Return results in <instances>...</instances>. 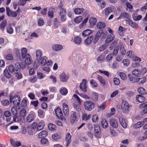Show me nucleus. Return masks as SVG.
Here are the masks:
<instances>
[{
    "mask_svg": "<svg viewBox=\"0 0 147 147\" xmlns=\"http://www.w3.org/2000/svg\"><path fill=\"white\" fill-rule=\"evenodd\" d=\"M4 74L5 77L7 78H9L11 77V75L8 71L7 69H5L4 71Z\"/></svg>",
    "mask_w": 147,
    "mask_h": 147,
    "instance_id": "49530a36",
    "label": "nucleus"
},
{
    "mask_svg": "<svg viewBox=\"0 0 147 147\" xmlns=\"http://www.w3.org/2000/svg\"><path fill=\"white\" fill-rule=\"evenodd\" d=\"M86 80L83 79L82 83L80 85V89L84 92H86Z\"/></svg>",
    "mask_w": 147,
    "mask_h": 147,
    "instance_id": "f8f14e48",
    "label": "nucleus"
},
{
    "mask_svg": "<svg viewBox=\"0 0 147 147\" xmlns=\"http://www.w3.org/2000/svg\"><path fill=\"white\" fill-rule=\"evenodd\" d=\"M59 15L66 14V11L64 8H61L60 9V11L59 13Z\"/></svg>",
    "mask_w": 147,
    "mask_h": 147,
    "instance_id": "5fc2aeb1",
    "label": "nucleus"
},
{
    "mask_svg": "<svg viewBox=\"0 0 147 147\" xmlns=\"http://www.w3.org/2000/svg\"><path fill=\"white\" fill-rule=\"evenodd\" d=\"M40 143L42 144H48L49 141L47 139L44 138L41 140Z\"/></svg>",
    "mask_w": 147,
    "mask_h": 147,
    "instance_id": "de8ad7c7",
    "label": "nucleus"
},
{
    "mask_svg": "<svg viewBox=\"0 0 147 147\" xmlns=\"http://www.w3.org/2000/svg\"><path fill=\"white\" fill-rule=\"evenodd\" d=\"M8 69L9 71L11 73L15 71L14 67L12 65H10L9 66Z\"/></svg>",
    "mask_w": 147,
    "mask_h": 147,
    "instance_id": "052dcab7",
    "label": "nucleus"
},
{
    "mask_svg": "<svg viewBox=\"0 0 147 147\" xmlns=\"http://www.w3.org/2000/svg\"><path fill=\"white\" fill-rule=\"evenodd\" d=\"M21 68V67L20 63L17 62L14 65V69H15V71L16 72L19 71Z\"/></svg>",
    "mask_w": 147,
    "mask_h": 147,
    "instance_id": "c756f323",
    "label": "nucleus"
},
{
    "mask_svg": "<svg viewBox=\"0 0 147 147\" xmlns=\"http://www.w3.org/2000/svg\"><path fill=\"white\" fill-rule=\"evenodd\" d=\"M4 115L5 117H8L10 116L11 113L9 111H6L4 112Z\"/></svg>",
    "mask_w": 147,
    "mask_h": 147,
    "instance_id": "774afa93",
    "label": "nucleus"
},
{
    "mask_svg": "<svg viewBox=\"0 0 147 147\" xmlns=\"http://www.w3.org/2000/svg\"><path fill=\"white\" fill-rule=\"evenodd\" d=\"M73 105L74 108L76 110L78 111H81V109L80 106L79 105H77L76 103H74Z\"/></svg>",
    "mask_w": 147,
    "mask_h": 147,
    "instance_id": "37998d69",
    "label": "nucleus"
},
{
    "mask_svg": "<svg viewBox=\"0 0 147 147\" xmlns=\"http://www.w3.org/2000/svg\"><path fill=\"white\" fill-rule=\"evenodd\" d=\"M84 105L85 110L89 111L94 109L95 104L93 102L88 100L84 102Z\"/></svg>",
    "mask_w": 147,
    "mask_h": 147,
    "instance_id": "f257e3e1",
    "label": "nucleus"
},
{
    "mask_svg": "<svg viewBox=\"0 0 147 147\" xmlns=\"http://www.w3.org/2000/svg\"><path fill=\"white\" fill-rule=\"evenodd\" d=\"M27 50L25 48H23L21 49V54L19 55V58L20 59H24L25 57H26V55L28 54L27 53Z\"/></svg>",
    "mask_w": 147,
    "mask_h": 147,
    "instance_id": "1a4fd4ad",
    "label": "nucleus"
},
{
    "mask_svg": "<svg viewBox=\"0 0 147 147\" xmlns=\"http://www.w3.org/2000/svg\"><path fill=\"white\" fill-rule=\"evenodd\" d=\"M35 116V113L34 112L31 113L26 117V121L28 123L32 122L34 120Z\"/></svg>",
    "mask_w": 147,
    "mask_h": 147,
    "instance_id": "6e6552de",
    "label": "nucleus"
},
{
    "mask_svg": "<svg viewBox=\"0 0 147 147\" xmlns=\"http://www.w3.org/2000/svg\"><path fill=\"white\" fill-rule=\"evenodd\" d=\"M121 108L122 111L123 113H127L128 112L129 106L128 103L125 100L122 101Z\"/></svg>",
    "mask_w": 147,
    "mask_h": 147,
    "instance_id": "7ed1b4c3",
    "label": "nucleus"
},
{
    "mask_svg": "<svg viewBox=\"0 0 147 147\" xmlns=\"http://www.w3.org/2000/svg\"><path fill=\"white\" fill-rule=\"evenodd\" d=\"M45 126V124L43 122H40L38 123L37 125V131L40 130L43 128Z\"/></svg>",
    "mask_w": 147,
    "mask_h": 147,
    "instance_id": "c9c22d12",
    "label": "nucleus"
},
{
    "mask_svg": "<svg viewBox=\"0 0 147 147\" xmlns=\"http://www.w3.org/2000/svg\"><path fill=\"white\" fill-rule=\"evenodd\" d=\"M113 81L114 84L116 85H119L120 83L119 80L116 78H114Z\"/></svg>",
    "mask_w": 147,
    "mask_h": 147,
    "instance_id": "680f3d73",
    "label": "nucleus"
},
{
    "mask_svg": "<svg viewBox=\"0 0 147 147\" xmlns=\"http://www.w3.org/2000/svg\"><path fill=\"white\" fill-rule=\"evenodd\" d=\"M59 78L61 82H66L69 79V77L67 74L63 72L59 75Z\"/></svg>",
    "mask_w": 147,
    "mask_h": 147,
    "instance_id": "20e7f679",
    "label": "nucleus"
},
{
    "mask_svg": "<svg viewBox=\"0 0 147 147\" xmlns=\"http://www.w3.org/2000/svg\"><path fill=\"white\" fill-rule=\"evenodd\" d=\"M16 76L18 79H20L22 78V74L19 72H17L16 74Z\"/></svg>",
    "mask_w": 147,
    "mask_h": 147,
    "instance_id": "338daca9",
    "label": "nucleus"
},
{
    "mask_svg": "<svg viewBox=\"0 0 147 147\" xmlns=\"http://www.w3.org/2000/svg\"><path fill=\"white\" fill-rule=\"evenodd\" d=\"M35 53L37 60L39 61L42 57V54L41 51L39 49L37 50Z\"/></svg>",
    "mask_w": 147,
    "mask_h": 147,
    "instance_id": "2eb2a0df",
    "label": "nucleus"
},
{
    "mask_svg": "<svg viewBox=\"0 0 147 147\" xmlns=\"http://www.w3.org/2000/svg\"><path fill=\"white\" fill-rule=\"evenodd\" d=\"M60 92L61 94L65 95L67 93V90L65 88L62 87L61 89Z\"/></svg>",
    "mask_w": 147,
    "mask_h": 147,
    "instance_id": "58836bf2",
    "label": "nucleus"
},
{
    "mask_svg": "<svg viewBox=\"0 0 147 147\" xmlns=\"http://www.w3.org/2000/svg\"><path fill=\"white\" fill-rule=\"evenodd\" d=\"M92 121L94 123H96L98 121V117L96 115H93L92 119Z\"/></svg>",
    "mask_w": 147,
    "mask_h": 147,
    "instance_id": "864d4df0",
    "label": "nucleus"
},
{
    "mask_svg": "<svg viewBox=\"0 0 147 147\" xmlns=\"http://www.w3.org/2000/svg\"><path fill=\"white\" fill-rule=\"evenodd\" d=\"M130 17L131 16L129 13L124 12L121 13L119 16V18L123 17L127 19H129Z\"/></svg>",
    "mask_w": 147,
    "mask_h": 147,
    "instance_id": "4be33fe9",
    "label": "nucleus"
},
{
    "mask_svg": "<svg viewBox=\"0 0 147 147\" xmlns=\"http://www.w3.org/2000/svg\"><path fill=\"white\" fill-rule=\"evenodd\" d=\"M90 82L91 86L94 87L97 86V83L93 80H91L90 81Z\"/></svg>",
    "mask_w": 147,
    "mask_h": 147,
    "instance_id": "3c124183",
    "label": "nucleus"
},
{
    "mask_svg": "<svg viewBox=\"0 0 147 147\" xmlns=\"http://www.w3.org/2000/svg\"><path fill=\"white\" fill-rule=\"evenodd\" d=\"M54 9L53 8H50L48 11V16L51 18H52L53 17V11Z\"/></svg>",
    "mask_w": 147,
    "mask_h": 147,
    "instance_id": "72a5a7b5",
    "label": "nucleus"
},
{
    "mask_svg": "<svg viewBox=\"0 0 147 147\" xmlns=\"http://www.w3.org/2000/svg\"><path fill=\"white\" fill-rule=\"evenodd\" d=\"M93 32V30H86L83 31L82 33V36L86 37Z\"/></svg>",
    "mask_w": 147,
    "mask_h": 147,
    "instance_id": "412c9836",
    "label": "nucleus"
},
{
    "mask_svg": "<svg viewBox=\"0 0 147 147\" xmlns=\"http://www.w3.org/2000/svg\"><path fill=\"white\" fill-rule=\"evenodd\" d=\"M97 78L98 81L103 86L106 85L105 81L101 76H98Z\"/></svg>",
    "mask_w": 147,
    "mask_h": 147,
    "instance_id": "7c9ffc66",
    "label": "nucleus"
},
{
    "mask_svg": "<svg viewBox=\"0 0 147 147\" xmlns=\"http://www.w3.org/2000/svg\"><path fill=\"white\" fill-rule=\"evenodd\" d=\"M118 75L123 80H125L127 78V76L126 74L123 72H120L119 73Z\"/></svg>",
    "mask_w": 147,
    "mask_h": 147,
    "instance_id": "c03bdc74",
    "label": "nucleus"
},
{
    "mask_svg": "<svg viewBox=\"0 0 147 147\" xmlns=\"http://www.w3.org/2000/svg\"><path fill=\"white\" fill-rule=\"evenodd\" d=\"M74 41L75 44L80 45L82 42V39L79 36H76L74 38Z\"/></svg>",
    "mask_w": 147,
    "mask_h": 147,
    "instance_id": "6ab92c4d",
    "label": "nucleus"
},
{
    "mask_svg": "<svg viewBox=\"0 0 147 147\" xmlns=\"http://www.w3.org/2000/svg\"><path fill=\"white\" fill-rule=\"evenodd\" d=\"M6 11L7 14L9 16H11L12 17H15L17 15V13L16 12L12 11L8 7H6Z\"/></svg>",
    "mask_w": 147,
    "mask_h": 147,
    "instance_id": "0eeeda50",
    "label": "nucleus"
},
{
    "mask_svg": "<svg viewBox=\"0 0 147 147\" xmlns=\"http://www.w3.org/2000/svg\"><path fill=\"white\" fill-rule=\"evenodd\" d=\"M5 59L7 60H11L13 59V58L12 55L11 54H8L6 56Z\"/></svg>",
    "mask_w": 147,
    "mask_h": 147,
    "instance_id": "69168bd1",
    "label": "nucleus"
},
{
    "mask_svg": "<svg viewBox=\"0 0 147 147\" xmlns=\"http://www.w3.org/2000/svg\"><path fill=\"white\" fill-rule=\"evenodd\" d=\"M94 128L95 134H96L99 135L100 134L101 130L99 125L97 124L94 125Z\"/></svg>",
    "mask_w": 147,
    "mask_h": 147,
    "instance_id": "5701e85b",
    "label": "nucleus"
},
{
    "mask_svg": "<svg viewBox=\"0 0 147 147\" xmlns=\"http://www.w3.org/2000/svg\"><path fill=\"white\" fill-rule=\"evenodd\" d=\"M55 113L57 117L59 119L63 120V116L62 112L59 107H57L55 110Z\"/></svg>",
    "mask_w": 147,
    "mask_h": 147,
    "instance_id": "423d86ee",
    "label": "nucleus"
},
{
    "mask_svg": "<svg viewBox=\"0 0 147 147\" xmlns=\"http://www.w3.org/2000/svg\"><path fill=\"white\" fill-rule=\"evenodd\" d=\"M52 138L54 140H57L60 138V136L58 134L56 133L52 135Z\"/></svg>",
    "mask_w": 147,
    "mask_h": 147,
    "instance_id": "603ef678",
    "label": "nucleus"
},
{
    "mask_svg": "<svg viewBox=\"0 0 147 147\" xmlns=\"http://www.w3.org/2000/svg\"><path fill=\"white\" fill-rule=\"evenodd\" d=\"M132 73L133 75L136 76H138L141 74L140 71H139L137 69H136L133 70Z\"/></svg>",
    "mask_w": 147,
    "mask_h": 147,
    "instance_id": "79ce46f5",
    "label": "nucleus"
},
{
    "mask_svg": "<svg viewBox=\"0 0 147 147\" xmlns=\"http://www.w3.org/2000/svg\"><path fill=\"white\" fill-rule=\"evenodd\" d=\"M144 124V123L143 121L138 122L134 125V127L136 129H137L142 126Z\"/></svg>",
    "mask_w": 147,
    "mask_h": 147,
    "instance_id": "f704fd0d",
    "label": "nucleus"
},
{
    "mask_svg": "<svg viewBox=\"0 0 147 147\" xmlns=\"http://www.w3.org/2000/svg\"><path fill=\"white\" fill-rule=\"evenodd\" d=\"M96 18L93 17L91 18L89 20L90 26L92 27H93L96 24Z\"/></svg>",
    "mask_w": 147,
    "mask_h": 147,
    "instance_id": "aec40b11",
    "label": "nucleus"
},
{
    "mask_svg": "<svg viewBox=\"0 0 147 147\" xmlns=\"http://www.w3.org/2000/svg\"><path fill=\"white\" fill-rule=\"evenodd\" d=\"M119 121L122 127L126 128L127 127V124L125 119L122 117H119Z\"/></svg>",
    "mask_w": 147,
    "mask_h": 147,
    "instance_id": "ddd939ff",
    "label": "nucleus"
},
{
    "mask_svg": "<svg viewBox=\"0 0 147 147\" xmlns=\"http://www.w3.org/2000/svg\"><path fill=\"white\" fill-rule=\"evenodd\" d=\"M145 99L144 97L142 95H138L136 96V99L139 102H143L145 101Z\"/></svg>",
    "mask_w": 147,
    "mask_h": 147,
    "instance_id": "a211bd4d",
    "label": "nucleus"
},
{
    "mask_svg": "<svg viewBox=\"0 0 147 147\" xmlns=\"http://www.w3.org/2000/svg\"><path fill=\"white\" fill-rule=\"evenodd\" d=\"M109 123L112 127L114 128H117L118 127V124L115 119L111 118L110 119Z\"/></svg>",
    "mask_w": 147,
    "mask_h": 147,
    "instance_id": "9d476101",
    "label": "nucleus"
},
{
    "mask_svg": "<svg viewBox=\"0 0 147 147\" xmlns=\"http://www.w3.org/2000/svg\"><path fill=\"white\" fill-rule=\"evenodd\" d=\"M84 10L83 8H77L74 9V12L76 14H80L83 12Z\"/></svg>",
    "mask_w": 147,
    "mask_h": 147,
    "instance_id": "bb28decb",
    "label": "nucleus"
},
{
    "mask_svg": "<svg viewBox=\"0 0 147 147\" xmlns=\"http://www.w3.org/2000/svg\"><path fill=\"white\" fill-rule=\"evenodd\" d=\"M11 111L12 114L13 115V121L14 122H16V119L17 118L18 109L16 107H12L11 109Z\"/></svg>",
    "mask_w": 147,
    "mask_h": 147,
    "instance_id": "39448f33",
    "label": "nucleus"
},
{
    "mask_svg": "<svg viewBox=\"0 0 147 147\" xmlns=\"http://www.w3.org/2000/svg\"><path fill=\"white\" fill-rule=\"evenodd\" d=\"M63 108L64 113L66 116H67L69 113V109L68 106L65 103H63Z\"/></svg>",
    "mask_w": 147,
    "mask_h": 147,
    "instance_id": "9b49d317",
    "label": "nucleus"
},
{
    "mask_svg": "<svg viewBox=\"0 0 147 147\" xmlns=\"http://www.w3.org/2000/svg\"><path fill=\"white\" fill-rule=\"evenodd\" d=\"M63 48V46L59 44H56L54 45L52 47V49L55 51H59L61 50Z\"/></svg>",
    "mask_w": 147,
    "mask_h": 147,
    "instance_id": "4468645a",
    "label": "nucleus"
},
{
    "mask_svg": "<svg viewBox=\"0 0 147 147\" xmlns=\"http://www.w3.org/2000/svg\"><path fill=\"white\" fill-rule=\"evenodd\" d=\"M134 93L132 91H127L126 92L125 95L127 97H130L133 95Z\"/></svg>",
    "mask_w": 147,
    "mask_h": 147,
    "instance_id": "13d9d810",
    "label": "nucleus"
},
{
    "mask_svg": "<svg viewBox=\"0 0 147 147\" xmlns=\"http://www.w3.org/2000/svg\"><path fill=\"white\" fill-rule=\"evenodd\" d=\"M76 113L74 112H72V113L71 114L70 117V120L71 123H74L76 121Z\"/></svg>",
    "mask_w": 147,
    "mask_h": 147,
    "instance_id": "393cba45",
    "label": "nucleus"
},
{
    "mask_svg": "<svg viewBox=\"0 0 147 147\" xmlns=\"http://www.w3.org/2000/svg\"><path fill=\"white\" fill-rule=\"evenodd\" d=\"M98 98V94L96 93H94L92 98V100L94 101H96L97 100Z\"/></svg>",
    "mask_w": 147,
    "mask_h": 147,
    "instance_id": "0e129e2a",
    "label": "nucleus"
},
{
    "mask_svg": "<svg viewBox=\"0 0 147 147\" xmlns=\"http://www.w3.org/2000/svg\"><path fill=\"white\" fill-rule=\"evenodd\" d=\"M26 1L25 0H20L19 1L18 4L19 5L24 6L26 3Z\"/></svg>",
    "mask_w": 147,
    "mask_h": 147,
    "instance_id": "bf43d9fd",
    "label": "nucleus"
},
{
    "mask_svg": "<svg viewBox=\"0 0 147 147\" xmlns=\"http://www.w3.org/2000/svg\"><path fill=\"white\" fill-rule=\"evenodd\" d=\"M48 133L47 131L45 130H43L41 131L38 135V137L39 138H45L47 136Z\"/></svg>",
    "mask_w": 147,
    "mask_h": 147,
    "instance_id": "a878e982",
    "label": "nucleus"
},
{
    "mask_svg": "<svg viewBox=\"0 0 147 147\" xmlns=\"http://www.w3.org/2000/svg\"><path fill=\"white\" fill-rule=\"evenodd\" d=\"M48 127L49 129L51 131L55 130L56 129L55 125L52 123H50L48 124Z\"/></svg>",
    "mask_w": 147,
    "mask_h": 147,
    "instance_id": "4c0bfd02",
    "label": "nucleus"
},
{
    "mask_svg": "<svg viewBox=\"0 0 147 147\" xmlns=\"http://www.w3.org/2000/svg\"><path fill=\"white\" fill-rule=\"evenodd\" d=\"M26 113V111L24 109H22L20 111V114L21 117H25Z\"/></svg>",
    "mask_w": 147,
    "mask_h": 147,
    "instance_id": "a19ab883",
    "label": "nucleus"
},
{
    "mask_svg": "<svg viewBox=\"0 0 147 147\" xmlns=\"http://www.w3.org/2000/svg\"><path fill=\"white\" fill-rule=\"evenodd\" d=\"M115 36L113 34H111L108 36L105 42L106 43H108L112 41L114 39Z\"/></svg>",
    "mask_w": 147,
    "mask_h": 147,
    "instance_id": "dca6fc26",
    "label": "nucleus"
},
{
    "mask_svg": "<svg viewBox=\"0 0 147 147\" xmlns=\"http://www.w3.org/2000/svg\"><path fill=\"white\" fill-rule=\"evenodd\" d=\"M93 37L92 36L88 37L85 40V42L87 44H90L92 41Z\"/></svg>",
    "mask_w": 147,
    "mask_h": 147,
    "instance_id": "e433bc0d",
    "label": "nucleus"
},
{
    "mask_svg": "<svg viewBox=\"0 0 147 147\" xmlns=\"http://www.w3.org/2000/svg\"><path fill=\"white\" fill-rule=\"evenodd\" d=\"M25 62L26 63L27 65H30L32 63V61L31 60L30 56L29 54H27L26 57H25Z\"/></svg>",
    "mask_w": 147,
    "mask_h": 147,
    "instance_id": "b1692460",
    "label": "nucleus"
},
{
    "mask_svg": "<svg viewBox=\"0 0 147 147\" xmlns=\"http://www.w3.org/2000/svg\"><path fill=\"white\" fill-rule=\"evenodd\" d=\"M112 55H113L112 54H110L108 55L106 57V59L107 62H109L112 59Z\"/></svg>",
    "mask_w": 147,
    "mask_h": 147,
    "instance_id": "e2e57ef3",
    "label": "nucleus"
},
{
    "mask_svg": "<svg viewBox=\"0 0 147 147\" xmlns=\"http://www.w3.org/2000/svg\"><path fill=\"white\" fill-rule=\"evenodd\" d=\"M7 24V21L6 20H4L0 25V28L1 30H4Z\"/></svg>",
    "mask_w": 147,
    "mask_h": 147,
    "instance_id": "ea45409f",
    "label": "nucleus"
},
{
    "mask_svg": "<svg viewBox=\"0 0 147 147\" xmlns=\"http://www.w3.org/2000/svg\"><path fill=\"white\" fill-rule=\"evenodd\" d=\"M105 26V24L104 22H98L96 25V27L98 29H103Z\"/></svg>",
    "mask_w": 147,
    "mask_h": 147,
    "instance_id": "c85d7f7f",
    "label": "nucleus"
},
{
    "mask_svg": "<svg viewBox=\"0 0 147 147\" xmlns=\"http://www.w3.org/2000/svg\"><path fill=\"white\" fill-rule=\"evenodd\" d=\"M82 20V16H79L75 18L74 20V21L76 23L78 24Z\"/></svg>",
    "mask_w": 147,
    "mask_h": 147,
    "instance_id": "8fccbe9b",
    "label": "nucleus"
},
{
    "mask_svg": "<svg viewBox=\"0 0 147 147\" xmlns=\"http://www.w3.org/2000/svg\"><path fill=\"white\" fill-rule=\"evenodd\" d=\"M7 32L10 34H11L13 32V29L11 26V24H10L9 27L7 28Z\"/></svg>",
    "mask_w": 147,
    "mask_h": 147,
    "instance_id": "a18cd8bd",
    "label": "nucleus"
},
{
    "mask_svg": "<svg viewBox=\"0 0 147 147\" xmlns=\"http://www.w3.org/2000/svg\"><path fill=\"white\" fill-rule=\"evenodd\" d=\"M37 80V78L36 77L33 76L31 77L29 79V81L32 83H34Z\"/></svg>",
    "mask_w": 147,
    "mask_h": 147,
    "instance_id": "4d7b16f0",
    "label": "nucleus"
},
{
    "mask_svg": "<svg viewBox=\"0 0 147 147\" xmlns=\"http://www.w3.org/2000/svg\"><path fill=\"white\" fill-rule=\"evenodd\" d=\"M112 11V10L111 7H108L106 9L105 11V14L107 16Z\"/></svg>",
    "mask_w": 147,
    "mask_h": 147,
    "instance_id": "09e8293b",
    "label": "nucleus"
},
{
    "mask_svg": "<svg viewBox=\"0 0 147 147\" xmlns=\"http://www.w3.org/2000/svg\"><path fill=\"white\" fill-rule=\"evenodd\" d=\"M126 21L129 26L132 27H135L137 25L136 23L131 20H126Z\"/></svg>",
    "mask_w": 147,
    "mask_h": 147,
    "instance_id": "473e14b6",
    "label": "nucleus"
},
{
    "mask_svg": "<svg viewBox=\"0 0 147 147\" xmlns=\"http://www.w3.org/2000/svg\"><path fill=\"white\" fill-rule=\"evenodd\" d=\"M96 36L100 38V36L102 38H105L106 37L105 33L103 32L102 30H100L96 34Z\"/></svg>",
    "mask_w": 147,
    "mask_h": 147,
    "instance_id": "f3484780",
    "label": "nucleus"
},
{
    "mask_svg": "<svg viewBox=\"0 0 147 147\" xmlns=\"http://www.w3.org/2000/svg\"><path fill=\"white\" fill-rule=\"evenodd\" d=\"M138 92L139 93L142 94H147V92L145 89L142 87H140L138 89Z\"/></svg>",
    "mask_w": 147,
    "mask_h": 147,
    "instance_id": "cd10ccee",
    "label": "nucleus"
},
{
    "mask_svg": "<svg viewBox=\"0 0 147 147\" xmlns=\"http://www.w3.org/2000/svg\"><path fill=\"white\" fill-rule=\"evenodd\" d=\"M10 101L11 102L12 101L13 105L18 106L19 105L20 103V98L18 95H15L13 97H10Z\"/></svg>",
    "mask_w": 147,
    "mask_h": 147,
    "instance_id": "f03ea898",
    "label": "nucleus"
},
{
    "mask_svg": "<svg viewBox=\"0 0 147 147\" xmlns=\"http://www.w3.org/2000/svg\"><path fill=\"white\" fill-rule=\"evenodd\" d=\"M102 126L103 128H106L108 127V123L106 119H103L101 121Z\"/></svg>",
    "mask_w": 147,
    "mask_h": 147,
    "instance_id": "2f4dec72",
    "label": "nucleus"
},
{
    "mask_svg": "<svg viewBox=\"0 0 147 147\" xmlns=\"http://www.w3.org/2000/svg\"><path fill=\"white\" fill-rule=\"evenodd\" d=\"M1 103L2 104L5 106H7L9 104V100H4L1 101Z\"/></svg>",
    "mask_w": 147,
    "mask_h": 147,
    "instance_id": "6e6d98bb",
    "label": "nucleus"
}]
</instances>
